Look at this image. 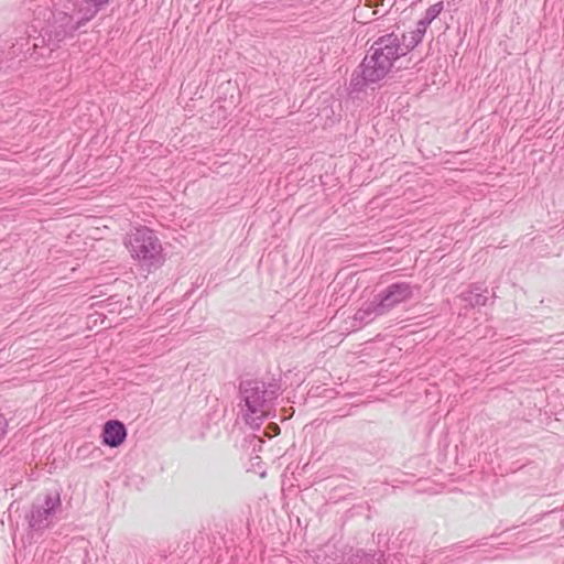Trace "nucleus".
<instances>
[{
  "mask_svg": "<svg viewBox=\"0 0 564 564\" xmlns=\"http://www.w3.org/2000/svg\"><path fill=\"white\" fill-rule=\"evenodd\" d=\"M409 48V46H401L400 39L394 34L380 37L361 63L364 80L373 84L383 79L391 70L393 63L405 55Z\"/></svg>",
  "mask_w": 564,
  "mask_h": 564,
  "instance_id": "obj_1",
  "label": "nucleus"
},
{
  "mask_svg": "<svg viewBox=\"0 0 564 564\" xmlns=\"http://www.w3.org/2000/svg\"><path fill=\"white\" fill-rule=\"evenodd\" d=\"M132 258L142 261L149 265L158 264L162 260V246L148 228H139L128 236L126 242Z\"/></svg>",
  "mask_w": 564,
  "mask_h": 564,
  "instance_id": "obj_2",
  "label": "nucleus"
},
{
  "mask_svg": "<svg viewBox=\"0 0 564 564\" xmlns=\"http://www.w3.org/2000/svg\"><path fill=\"white\" fill-rule=\"evenodd\" d=\"M412 296V290L408 284H393L389 286L381 295L378 303L380 313L392 308L393 306L408 301Z\"/></svg>",
  "mask_w": 564,
  "mask_h": 564,
  "instance_id": "obj_3",
  "label": "nucleus"
},
{
  "mask_svg": "<svg viewBox=\"0 0 564 564\" xmlns=\"http://www.w3.org/2000/svg\"><path fill=\"white\" fill-rule=\"evenodd\" d=\"M127 437V430L124 425L117 420H111L105 423L102 431V442L110 446L117 447L124 442Z\"/></svg>",
  "mask_w": 564,
  "mask_h": 564,
  "instance_id": "obj_4",
  "label": "nucleus"
},
{
  "mask_svg": "<svg viewBox=\"0 0 564 564\" xmlns=\"http://www.w3.org/2000/svg\"><path fill=\"white\" fill-rule=\"evenodd\" d=\"M109 0H84V4L79 10L87 15V19H90Z\"/></svg>",
  "mask_w": 564,
  "mask_h": 564,
  "instance_id": "obj_5",
  "label": "nucleus"
},
{
  "mask_svg": "<svg viewBox=\"0 0 564 564\" xmlns=\"http://www.w3.org/2000/svg\"><path fill=\"white\" fill-rule=\"evenodd\" d=\"M444 9V6H443V2L440 1L437 3H434L433 6H431L427 10H426V13H425V20L427 21V23L432 22L434 19H436L441 12L443 11Z\"/></svg>",
  "mask_w": 564,
  "mask_h": 564,
  "instance_id": "obj_6",
  "label": "nucleus"
},
{
  "mask_svg": "<svg viewBox=\"0 0 564 564\" xmlns=\"http://www.w3.org/2000/svg\"><path fill=\"white\" fill-rule=\"evenodd\" d=\"M7 430V421L6 419L0 414V437L4 435Z\"/></svg>",
  "mask_w": 564,
  "mask_h": 564,
  "instance_id": "obj_7",
  "label": "nucleus"
},
{
  "mask_svg": "<svg viewBox=\"0 0 564 564\" xmlns=\"http://www.w3.org/2000/svg\"><path fill=\"white\" fill-rule=\"evenodd\" d=\"M268 429H270L271 432H276L279 430V426L273 423V424L269 425Z\"/></svg>",
  "mask_w": 564,
  "mask_h": 564,
  "instance_id": "obj_8",
  "label": "nucleus"
},
{
  "mask_svg": "<svg viewBox=\"0 0 564 564\" xmlns=\"http://www.w3.org/2000/svg\"><path fill=\"white\" fill-rule=\"evenodd\" d=\"M419 41H420V40L414 41V43L412 44V47H413L415 44H417V42H419Z\"/></svg>",
  "mask_w": 564,
  "mask_h": 564,
  "instance_id": "obj_9",
  "label": "nucleus"
}]
</instances>
